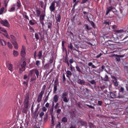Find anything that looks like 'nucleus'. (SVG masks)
Returning a JSON list of instances; mask_svg holds the SVG:
<instances>
[{
  "label": "nucleus",
  "instance_id": "f257e3e1",
  "mask_svg": "<svg viewBox=\"0 0 128 128\" xmlns=\"http://www.w3.org/2000/svg\"><path fill=\"white\" fill-rule=\"evenodd\" d=\"M26 64V63L25 61H24L22 64H19L18 68H19V72L20 74H21L23 71L25 70Z\"/></svg>",
  "mask_w": 128,
  "mask_h": 128
},
{
  "label": "nucleus",
  "instance_id": "f03ea898",
  "mask_svg": "<svg viewBox=\"0 0 128 128\" xmlns=\"http://www.w3.org/2000/svg\"><path fill=\"white\" fill-rule=\"evenodd\" d=\"M42 51L40 50L38 52L37 55L36 51H35L34 52V59L36 60V59L37 57H38V59H40L42 57Z\"/></svg>",
  "mask_w": 128,
  "mask_h": 128
},
{
  "label": "nucleus",
  "instance_id": "7ed1b4c3",
  "mask_svg": "<svg viewBox=\"0 0 128 128\" xmlns=\"http://www.w3.org/2000/svg\"><path fill=\"white\" fill-rule=\"evenodd\" d=\"M126 94V92L124 91V88H120L119 90V92L118 95V98H122L124 97V95Z\"/></svg>",
  "mask_w": 128,
  "mask_h": 128
},
{
  "label": "nucleus",
  "instance_id": "20e7f679",
  "mask_svg": "<svg viewBox=\"0 0 128 128\" xmlns=\"http://www.w3.org/2000/svg\"><path fill=\"white\" fill-rule=\"evenodd\" d=\"M0 23L4 26L8 28L10 26V24L8 21L6 20H0Z\"/></svg>",
  "mask_w": 128,
  "mask_h": 128
},
{
  "label": "nucleus",
  "instance_id": "39448f33",
  "mask_svg": "<svg viewBox=\"0 0 128 128\" xmlns=\"http://www.w3.org/2000/svg\"><path fill=\"white\" fill-rule=\"evenodd\" d=\"M54 2H52L50 3V5L49 7L50 10L51 12H53L55 10L56 7Z\"/></svg>",
  "mask_w": 128,
  "mask_h": 128
},
{
  "label": "nucleus",
  "instance_id": "423d86ee",
  "mask_svg": "<svg viewBox=\"0 0 128 128\" xmlns=\"http://www.w3.org/2000/svg\"><path fill=\"white\" fill-rule=\"evenodd\" d=\"M26 48L24 45H22L20 52V55L22 57L24 56L26 53L25 52Z\"/></svg>",
  "mask_w": 128,
  "mask_h": 128
},
{
  "label": "nucleus",
  "instance_id": "0eeeda50",
  "mask_svg": "<svg viewBox=\"0 0 128 128\" xmlns=\"http://www.w3.org/2000/svg\"><path fill=\"white\" fill-rule=\"evenodd\" d=\"M111 24V22L110 20H104L103 23V25L106 26V25L109 26Z\"/></svg>",
  "mask_w": 128,
  "mask_h": 128
},
{
  "label": "nucleus",
  "instance_id": "6e6552de",
  "mask_svg": "<svg viewBox=\"0 0 128 128\" xmlns=\"http://www.w3.org/2000/svg\"><path fill=\"white\" fill-rule=\"evenodd\" d=\"M110 96L111 98H118V96L116 94L111 92H110Z\"/></svg>",
  "mask_w": 128,
  "mask_h": 128
},
{
  "label": "nucleus",
  "instance_id": "1a4fd4ad",
  "mask_svg": "<svg viewBox=\"0 0 128 128\" xmlns=\"http://www.w3.org/2000/svg\"><path fill=\"white\" fill-rule=\"evenodd\" d=\"M25 98L24 102H29V94L28 93L26 94L25 96Z\"/></svg>",
  "mask_w": 128,
  "mask_h": 128
},
{
  "label": "nucleus",
  "instance_id": "9d476101",
  "mask_svg": "<svg viewBox=\"0 0 128 128\" xmlns=\"http://www.w3.org/2000/svg\"><path fill=\"white\" fill-rule=\"evenodd\" d=\"M101 79L102 80L105 82L108 81H109V78L107 75H106L104 78L101 77Z\"/></svg>",
  "mask_w": 128,
  "mask_h": 128
},
{
  "label": "nucleus",
  "instance_id": "9b49d317",
  "mask_svg": "<svg viewBox=\"0 0 128 128\" xmlns=\"http://www.w3.org/2000/svg\"><path fill=\"white\" fill-rule=\"evenodd\" d=\"M38 108H39L38 107H37L33 114L34 117H37L38 116V113L37 112L38 110Z\"/></svg>",
  "mask_w": 128,
  "mask_h": 128
},
{
  "label": "nucleus",
  "instance_id": "f8f14e48",
  "mask_svg": "<svg viewBox=\"0 0 128 128\" xmlns=\"http://www.w3.org/2000/svg\"><path fill=\"white\" fill-rule=\"evenodd\" d=\"M59 84V82L58 81V79L56 78L54 82V88H57V86Z\"/></svg>",
  "mask_w": 128,
  "mask_h": 128
},
{
  "label": "nucleus",
  "instance_id": "ddd939ff",
  "mask_svg": "<svg viewBox=\"0 0 128 128\" xmlns=\"http://www.w3.org/2000/svg\"><path fill=\"white\" fill-rule=\"evenodd\" d=\"M77 82L80 84L83 85H84L85 83V82L84 80L80 79L78 80Z\"/></svg>",
  "mask_w": 128,
  "mask_h": 128
},
{
  "label": "nucleus",
  "instance_id": "4468645a",
  "mask_svg": "<svg viewBox=\"0 0 128 128\" xmlns=\"http://www.w3.org/2000/svg\"><path fill=\"white\" fill-rule=\"evenodd\" d=\"M55 18L57 22H60L61 20V16L60 14H57L56 16H55Z\"/></svg>",
  "mask_w": 128,
  "mask_h": 128
},
{
  "label": "nucleus",
  "instance_id": "2eb2a0df",
  "mask_svg": "<svg viewBox=\"0 0 128 128\" xmlns=\"http://www.w3.org/2000/svg\"><path fill=\"white\" fill-rule=\"evenodd\" d=\"M66 34L68 35L71 38H72V37H74V34L71 31L69 32L68 31L67 32Z\"/></svg>",
  "mask_w": 128,
  "mask_h": 128
},
{
  "label": "nucleus",
  "instance_id": "dca6fc26",
  "mask_svg": "<svg viewBox=\"0 0 128 128\" xmlns=\"http://www.w3.org/2000/svg\"><path fill=\"white\" fill-rule=\"evenodd\" d=\"M12 43L13 44L14 48L16 49H18V44L16 42V41L15 42H12Z\"/></svg>",
  "mask_w": 128,
  "mask_h": 128
},
{
  "label": "nucleus",
  "instance_id": "f3484780",
  "mask_svg": "<svg viewBox=\"0 0 128 128\" xmlns=\"http://www.w3.org/2000/svg\"><path fill=\"white\" fill-rule=\"evenodd\" d=\"M10 37L11 38V42H13L16 41V38L14 36L11 35H10Z\"/></svg>",
  "mask_w": 128,
  "mask_h": 128
},
{
  "label": "nucleus",
  "instance_id": "a211bd4d",
  "mask_svg": "<svg viewBox=\"0 0 128 128\" xmlns=\"http://www.w3.org/2000/svg\"><path fill=\"white\" fill-rule=\"evenodd\" d=\"M0 43L2 46L5 45L7 44L6 42L2 39H0Z\"/></svg>",
  "mask_w": 128,
  "mask_h": 128
},
{
  "label": "nucleus",
  "instance_id": "6ab92c4d",
  "mask_svg": "<svg viewBox=\"0 0 128 128\" xmlns=\"http://www.w3.org/2000/svg\"><path fill=\"white\" fill-rule=\"evenodd\" d=\"M44 16H45L44 15V13L41 14L40 16V21L41 22L43 21L44 20Z\"/></svg>",
  "mask_w": 128,
  "mask_h": 128
},
{
  "label": "nucleus",
  "instance_id": "aec40b11",
  "mask_svg": "<svg viewBox=\"0 0 128 128\" xmlns=\"http://www.w3.org/2000/svg\"><path fill=\"white\" fill-rule=\"evenodd\" d=\"M58 97L57 95H55L53 98L55 102H56L58 101Z\"/></svg>",
  "mask_w": 128,
  "mask_h": 128
},
{
  "label": "nucleus",
  "instance_id": "412c9836",
  "mask_svg": "<svg viewBox=\"0 0 128 128\" xmlns=\"http://www.w3.org/2000/svg\"><path fill=\"white\" fill-rule=\"evenodd\" d=\"M68 46V51L69 49H70L71 50H72L73 49V46L72 44V43H70V44Z\"/></svg>",
  "mask_w": 128,
  "mask_h": 128
},
{
  "label": "nucleus",
  "instance_id": "4be33fe9",
  "mask_svg": "<svg viewBox=\"0 0 128 128\" xmlns=\"http://www.w3.org/2000/svg\"><path fill=\"white\" fill-rule=\"evenodd\" d=\"M114 8L112 6H109L107 8V10H108L110 12L112 11L113 12V10L114 9Z\"/></svg>",
  "mask_w": 128,
  "mask_h": 128
},
{
  "label": "nucleus",
  "instance_id": "5701e85b",
  "mask_svg": "<svg viewBox=\"0 0 128 128\" xmlns=\"http://www.w3.org/2000/svg\"><path fill=\"white\" fill-rule=\"evenodd\" d=\"M34 72L35 74H36L37 78H38V76H39V72L38 70L36 69H35V70H34Z\"/></svg>",
  "mask_w": 128,
  "mask_h": 128
},
{
  "label": "nucleus",
  "instance_id": "b1692460",
  "mask_svg": "<svg viewBox=\"0 0 128 128\" xmlns=\"http://www.w3.org/2000/svg\"><path fill=\"white\" fill-rule=\"evenodd\" d=\"M23 15L25 18L27 19L28 20H29L28 16L27 15V13L25 12H24L23 13Z\"/></svg>",
  "mask_w": 128,
  "mask_h": 128
},
{
  "label": "nucleus",
  "instance_id": "393cba45",
  "mask_svg": "<svg viewBox=\"0 0 128 128\" xmlns=\"http://www.w3.org/2000/svg\"><path fill=\"white\" fill-rule=\"evenodd\" d=\"M61 121L62 122L64 123H66L67 122L68 120L66 117H64L62 118L61 120Z\"/></svg>",
  "mask_w": 128,
  "mask_h": 128
},
{
  "label": "nucleus",
  "instance_id": "a878e982",
  "mask_svg": "<svg viewBox=\"0 0 128 128\" xmlns=\"http://www.w3.org/2000/svg\"><path fill=\"white\" fill-rule=\"evenodd\" d=\"M88 124L90 128H94L95 127V126L94 124L90 122H89Z\"/></svg>",
  "mask_w": 128,
  "mask_h": 128
},
{
  "label": "nucleus",
  "instance_id": "bb28decb",
  "mask_svg": "<svg viewBox=\"0 0 128 128\" xmlns=\"http://www.w3.org/2000/svg\"><path fill=\"white\" fill-rule=\"evenodd\" d=\"M13 54L14 56L16 57L18 54V53L17 51L14 50L13 51Z\"/></svg>",
  "mask_w": 128,
  "mask_h": 128
},
{
  "label": "nucleus",
  "instance_id": "cd10ccee",
  "mask_svg": "<svg viewBox=\"0 0 128 128\" xmlns=\"http://www.w3.org/2000/svg\"><path fill=\"white\" fill-rule=\"evenodd\" d=\"M50 66V64L49 63H46L44 66V68L46 70L48 69Z\"/></svg>",
  "mask_w": 128,
  "mask_h": 128
},
{
  "label": "nucleus",
  "instance_id": "c85d7f7f",
  "mask_svg": "<svg viewBox=\"0 0 128 128\" xmlns=\"http://www.w3.org/2000/svg\"><path fill=\"white\" fill-rule=\"evenodd\" d=\"M29 106V102H24V107L26 108H28Z\"/></svg>",
  "mask_w": 128,
  "mask_h": 128
},
{
  "label": "nucleus",
  "instance_id": "c756f323",
  "mask_svg": "<svg viewBox=\"0 0 128 128\" xmlns=\"http://www.w3.org/2000/svg\"><path fill=\"white\" fill-rule=\"evenodd\" d=\"M76 70L77 71H78V72H80L81 73H82V72L81 71L80 68L77 65L76 66Z\"/></svg>",
  "mask_w": 128,
  "mask_h": 128
},
{
  "label": "nucleus",
  "instance_id": "7c9ffc66",
  "mask_svg": "<svg viewBox=\"0 0 128 128\" xmlns=\"http://www.w3.org/2000/svg\"><path fill=\"white\" fill-rule=\"evenodd\" d=\"M3 35H4V36L6 37L8 39H10V37L8 36V34L7 33V32H5V33H3Z\"/></svg>",
  "mask_w": 128,
  "mask_h": 128
},
{
  "label": "nucleus",
  "instance_id": "2f4dec72",
  "mask_svg": "<svg viewBox=\"0 0 128 128\" xmlns=\"http://www.w3.org/2000/svg\"><path fill=\"white\" fill-rule=\"evenodd\" d=\"M8 69L10 71H12V70L13 66L12 64H9L8 67Z\"/></svg>",
  "mask_w": 128,
  "mask_h": 128
},
{
  "label": "nucleus",
  "instance_id": "473e14b6",
  "mask_svg": "<svg viewBox=\"0 0 128 128\" xmlns=\"http://www.w3.org/2000/svg\"><path fill=\"white\" fill-rule=\"evenodd\" d=\"M89 82L91 84L93 85H95L96 84V82L94 80H93L90 81H89Z\"/></svg>",
  "mask_w": 128,
  "mask_h": 128
},
{
  "label": "nucleus",
  "instance_id": "72a5a7b5",
  "mask_svg": "<svg viewBox=\"0 0 128 128\" xmlns=\"http://www.w3.org/2000/svg\"><path fill=\"white\" fill-rule=\"evenodd\" d=\"M103 38L104 40H106V41H107L108 40H106V39H109L110 37L108 35H107L106 36H104L103 37Z\"/></svg>",
  "mask_w": 128,
  "mask_h": 128
},
{
  "label": "nucleus",
  "instance_id": "f704fd0d",
  "mask_svg": "<svg viewBox=\"0 0 128 128\" xmlns=\"http://www.w3.org/2000/svg\"><path fill=\"white\" fill-rule=\"evenodd\" d=\"M16 5L18 8V9L20 8L21 6V3L20 1L17 2Z\"/></svg>",
  "mask_w": 128,
  "mask_h": 128
},
{
  "label": "nucleus",
  "instance_id": "c9c22d12",
  "mask_svg": "<svg viewBox=\"0 0 128 128\" xmlns=\"http://www.w3.org/2000/svg\"><path fill=\"white\" fill-rule=\"evenodd\" d=\"M36 14L37 15V16L38 17L40 16V14L41 13L40 11L38 10H36Z\"/></svg>",
  "mask_w": 128,
  "mask_h": 128
},
{
  "label": "nucleus",
  "instance_id": "e433bc0d",
  "mask_svg": "<svg viewBox=\"0 0 128 128\" xmlns=\"http://www.w3.org/2000/svg\"><path fill=\"white\" fill-rule=\"evenodd\" d=\"M42 96L39 95L38 96L37 99V100L38 102H40L42 100Z\"/></svg>",
  "mask_w": 128,
  "mask_h": 128
},
{
  "label": "nucleus",
  "instance_id": "4c0bfd02",
  "mask_svg": "<svg viewBox=\"0 0 128 128\" xmlns=\"http://www.w3.org/2000/svg\"><path fill=\"white\" fill-rule=\"evenodd\" d=\"M101 91H100L99 92V95L100 96L102 97H104L105 96V95L104 94V92H101Z\"/></svg>",
  "mask_w": 128,
  "mask_h": 128
},
{
  "label": "nucleus",
  "instance_id": "58836bf2",
  "mask_svg": "<svg viewBox=\"0 0 128 128\" xmlns=\"http://www.w3.org/2000/svg\"><path fill=\"white\" fill-rule=\"evenodd\" d=\"M39 2V4L41 6V7L42 8L43 7V6L44 5V2L42 1H40Z\"/></svg>",
  "mask_w": 128,
  "mask_h": 128
},
{
  "label": "nucleus",
  "instance_id": "ea45409f",
  "mask_svg": "<svg viewBox=\"0 0 128 128\" xmlns=\"http://www.w3.org/2000/svg\"><path fill=\"white\" fill-rule=\"evenodd\" d=\"M90 24L93 27L95 28H96V26L94 22L92 21H89Z\"/></svg>",
  "mask_w": 128,
  "mask_h": 128
},
{
  "label": "nucleus",
  "instance_id": "a19ab883",
  "mask_svg": "<svg viewBox=\"0 0 128 128\" xmlns=\"http://www.w3.org/2000/svg\"><path fill=\"white\" fill-rule=\"evenodd\" d=\"M112 80L113 82H117L116 78L114 76H112Z\"/></svg>",
  "mask_w": 128,
  "mask_h": 128
},
{
  "label": "nucleus",
  "instance_id": "79ce46f5",
  "mask_svg": "<svg viewBox=\"0 0 128 128\" xmlns=\"http://www.w3.org/2000/svg\"><path fill=\"white\" fill-rule=\"evenodd\" d=\"M85 28H86L88 30H90L92 29V28L91 27H88V25L87 24H85Z\"/></svg>",
  "mask_w": 128,
  "mask_h": 128
},
{
  "label": "nucleus",
  "instance_id": "37998d69",
  "mask_svg": "<svg viewBox=\"0 0 128 128\" xmlns=\"http://www.w3.org/2000/svg\"><path fill=\"white\" fill-rule=\"evenodd\" d=\"M48 28L51 29L52 28V24L50 22H48Z\"/></svg>",
  "mask_w": 128,
  "mask_h": 128
},
{
  "label": "nucleus",
  "instance_id": "c03bdc74",
  "mask_svg": "<svg viewBox=\"0 0 128 128\" xmlns=\"http://www.w3.org/2000/svg\"><path fill=\"white\" fill-rule=\"evenodd\" d=\"M35 37L36 39L37 40H39V37L38 34L37 33H36L35 34Z\"/></svg>",
  "mask_w": 128,
  "mask_h": 128
},
{
  "label": "nucleus",
  "instance_id": "a18cd8bd",
  "mask_svg": "<svg viewBox=\"0 0 128 128\" xmlns=\"http://www.w3.org/2000/svg\"><path fill=\"white\" fill-rule=\"evenodd\" d=\"M61 123L60 122H58V124L56 125V128H61Z\"/></svg>",
  "mask_w": 128,
  "mask_h": 128
},
{
  "label": "nucleus",
  "instance_id": "49530a36",
  "mask_svg": "<svg viewBox=\"0 0 128 128\" xmlns=\"http://www.w3.org/2000/svg\"><path fill=\"white\" fill-rule=\"evenodd\" d=\"M116 60L118 62L120 61V58L118 55H116Z\"/></svg>",
  "mask_w": 128,
  "mask_h": 128
},
{
  "label": "nucleus",
  "instance_id": "de8ad7c7",
  "mask_svg": "<svg viewBox=\"0 0 128 128\" xmlns=\"http://www.w3.org/2000/svg\"><path fill=\"white\" fill-rule=\"evenodd\" d=\"M34 70L35 69H33L30 71L29 74L30 75L32 76L34 72Z\"/></svg>",
  "mask_w": 128,
  "mask_h": 128
},
{
  "label": "nucleus",
  "instance_id": "09e8293b",
  "mask_svg": "<svg viewBox=\"0 0 128 128\" xmlns=\"http://www.w3.org/2000/svg\"><path fill=\"white\" fill-rule=\"evenodd\" d=\"M8 45L9 48L10 49L12 48V44L9 42H8Z\"/></svg>",
  "mask_w": 128,
  "mask_h": 128
},
{
  "label": "nucleus",
  "instance_id": "8fccbe9b",
  "mask_svg": "<svg viewBox=\"0 0 128 128\" xmlns=\"http://www.w3.org/2000/svg\"><path fill=\"white\" fill-rule=\"evenodd\" d=\"M64 62H65V63H66L68 66H69L70 64H69V63L68 62V60L66 58H65V59H64Z\"/></svg>",
  "mask_w": 128,
  "mask_h": 128
},
{
  "label": "nucleus",
  "instance_id": "3c124183",
  "mask_svg": "<svg viewBox=\"0 0 128 128\" xmlns=\"http://www.w3.org/2000/svg\"><path fill=\"white\" fill-rule=\"evenodd\" d=\"M68 94L66 92H64L62 94V98H64V97H66V96H68Z\"/></svg>",
  "mask_w": 128,
  "mask_h": 128
},
{
  "label": "nucleus",
  "instance_id": "603ef678",
  "mask_svg": "<svg viewBox=\"0 0 128 128\" xmlns=\"http://www.w3.org/2000/svg\"><path fill=\"white\" fill-rule=\"evenodd\" d=\"M36 64L37 66H38L40 64V62L39 60H37L36 61Z\"/></svg>",
  "mask_w": 128,
  "mask_h": 128
},
{
  "label": "nucleus",
  "instance_id": "864d4df0",
  "mask_svg": "<svg viewBox=\"0 0 128 128\" xmlns=\"http://www.w3.org/2000/svg\"><path fill=\"white\" fill-rule=\"evenodd\" d=\"M54 110L53 108V107H52V108H51L50 109V114L51 115V116H53L52 114H53V112Z\"/></svg>",
  "mask_w": 128,
  "mask_h": 128
},
{
  "label": "nucleus",
  "instance_id": "5fc2aeb1",
  "mask_svg": "<svg viewBox=\"0 0 128 128\" xmlns=\"http://www.w3.org/2000/svg\"><path fill=\"white\" fill-rule=\"evenodd\" d=\"M67 74L70 76L72 75V72L69 70H68L66 72Z\"/></svg>",
  "mask_w": 128,
  "mask_h": 128
},
{
  "label": "nucleus",
  "instance_id": "6e6d98bb",
  "mask_svg": "<svg viewBox=\"0 0 128 128\" xmlns=\"http://www.w3.org/2000/svg\"><path fill=\"white\" fill-rule=\"evenodd\" d=\"M4 7H2L0 10V14H2L4 11Z\"/></svg>",
  "mask_w": 128,
  "mask_h": 128
},
{
  "label": "nucleus",
  "instance_id": "4d7b16f0",
  "mask_svg": "<svg viewBox=\"0 0 128 128\" xmlns=\"http://www.w3.org/2000/svg\"><path fill=\"white\" fill-rule=\"evenodd\" d=\"M60 0H58V1H56L54 0L52 2H54V4L55 3L56 4V6H58L59 4V2H60Z\"/></svg>",
  "mask_w": 128,
  "mask_h": 128
},
{
  "label": "nucleus",
  "instance_id": "13d9d810",
  "mask_svg": "<svg viewBox=\"0 0 128 128\" xmlns=\"http://www.w3.org/2000/svg\"><path fill=\"white\" fill-rule=\"evenodd\" d=\"M66 78L64 73L63 74V82H64L66 80Z\"/></svg>",
  "mask_w": 128,
  "mask_h": 128
},
{
  "label": "nucleus",
  "instance_id": "bf43d9fd",
  "mask_svg": "<svg viewBox=\"0 0 128 128\" xmlns=\"http://www.w3.org/2000/svg\"><path fill=\"white\" fill-rule=\"evenodd\" d=\"M110 27H111V28L115 30L117 28V26L115 25H113L112 26H110Z\"/></svg>",
  "mask_w": 128,
  "mask_h": 128
},
{
  "label": "nucleus",
  "instance_id": "052dcab7",
  "mask_svg": "<svg viewBox=\"0 0 128 128\" xmlns=\"http://www.w3.org/2000/svg\"><path fill=\"white\" fill-rule=\"evenodd\" d=\"M63 99V101L65 102H67L68 101V100L66 97H64L62 98Z\"/></svg>",
  "mask_w": 128,
  "mask_h": 128
},
{
  "label": "nucleus",
  "instance_id": "680f3d73",
  "mask_svg": "<svg viewBox=\"0 0 128 128\" xmlns=\"http://www.w3.org/2000/svg\"><path fill=\"white\" fill-rule=\"evenodd\" d=\"M15 8L14 7H12L11 8L10 10H8L9 12H14L15 10Z\"/></svg>",
  "mask_w": 128,
  "mask_h": 128
},
{
  "label": "nucleus",
  "instance_id": "e2e57ef3",
  "mask_svg": "<svg viewBox=\"0 0 128 128\" xmlns=\"http://www.w3.org/2000/svg\"><path fill=\"white\" fill-rule=\"evenodd\" d=\"M88 1V0H82V2H81V4H83L86 3Z\"/></svg>",
  "mask_w": 128,
  "mask_h": 128
},
{
  "label": "nucleus",
  "instance_id": "0e129e2a",
  "mask_svg": "<svg viewBox=\"0 0 128 128\" xmlns=\"http://www.w3.org/2000/svg\"><path fill=\"white\" fill-rule=\"evenodd\" d=\"M44 113L43 112H41L40 114H39V116L40 117H42V116L44 115Z\"/></svg>",
  "mask_w": 128,
  "mask_h": 128
},
{
  "label": "nucleus",
  "instance_id": "69168bd1",
  "mask_svg": "<svg viewBox=\"0 0 128 128\" xmlns=\"http://www.w3.org/2000/svg\"><path fill=\"white\" fill-rule=\"evenodd\" d=\"M86 105L87 106L90 108L93 109H94V106L91 105H90L87 104H86Z\"/></svg>",
  "mask_w": 128,
  "mask_h": 128
},
{
  "label": "nucleus",
  "instance_id": "338daca9",
  "mask_svg": "<svg viewBox=\"0 0 128 128\" xmlns=\"http://www.w3.org/2000/svg\"><path fill=\"white\" fill-rule=\"evenodd\" d=\"M36 76H35V75H34V77H33L31 78V79H30L31 80V81H34V80H35L36 79Z\"/></svg>",
  "mask_w": 128,
  "mask_h": 128
},
{
  "label": "nucleus",
  "instance_id": "774afa93",
  "mask_svg": "<svg viewBox=\"0 0 128 128\" xmlns=\"http://www.w3.org/2000/svg\"><path fill=\"white\" fill-rule=\"evenodd\" d=\"M0 30L1 31L3 32L4 33L5 32H7V31L6 30H5L4 28L2 27L1 28Z\"/></svg>",
  "mask_w": 128,
  "mask_h": 128
}]
</instances>
